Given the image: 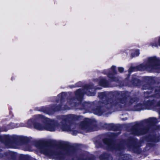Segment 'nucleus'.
Returning <instances> with one entry per match:
<instances>
[{"mask_svg": "<svg viewBox=\"0 0 160 160\" xmlns=\"http://www.w3.org/2000/svg\"><path fill=\"white\" fill-rule=\"evenodd\" d=\"M157 122V120L154 118L145 120L142 123L136 124L132 127V133L138 136L145 134L148 131L150 127L154 126Z\"/></svg>", "mask_w": 160, "mask_h": 160, "instance_id": "3", "label": "nucleus"}, {"mask_svg": "<svg viewBox=\"0 0 160 160\" xmlns=\"http://www.w3.org/2000/svg\"><path fill=\"white\" fill-rule=\"evenodd\" d=\"M108 77L112 79V81H114L117 83L116 85L119 86L121 85L120 78H118L112 77L111 74H109Z\"/></svg>", "mask_w": 160, "mask_h": 160, "instance_id": "11", "label": "nucleus"}, {"mask_svg": "<svg viewBox=\"0 0 160 160\" xmlns=\"http://www.w3.org/2000/svg\"><path fill=\"white\" fill-rule=\"evenodd\" d=\"M148 60H159V58L156 56L148 57Z\"/></svg>", "mask_w": 160, "mask_h": 160, "instance_id": "18", "label": "nucleus"}, {"mask_svg": "<svg viewBox=\"0 0 160 160\" xmlns=\"http://www.w3.org/2000/svg\"><path fill=\"white\" fill-rule=\"evenodd\" d=\"M98 97L100 98H102L103 99H104V98L105 97V93L102 92L99 93L98 94Z\"/></svg>", "mask_w": 160, "mask_h": 160, "instance_id": "19", "label": "nucleus"}, {"mask_svg": "<svg viewBox=\"0 0 160 160\" xmlns=\"http://www.w3.org/2000/svg\"><path fill=\"white\" fill-rule=\"evenodd\" d=\"M125 93V92L123 91L122 92V93H123V94H124V93Z\"/></svg>", "mask_w": 160, "mask_h": 160, "instance_id": "26", "label": "nucleus"}, {"mask_svg": "<svg viewBox=\"0 0 160 160\" xmlns=\"http://www.w3.org/2000/svg\"><path fill=\"white\" fill-rule=\"evenodd\" d=\"M62 100H61L62 103Z\"/></svg>", "mask_w": 160, "mask_h": 160, "instance_id": "27", "label": "nucleus"}, {"mask_svg": "<svg viewBox=\"0 0 160 160\" xmlns=\"http://www.w3.org/2000/svg\"><path fill=\"white\" fill-rule=\"evenodd\" d=\"M92 89H94L93 87V86L92 85H86L85 86L84 90H83L81 89H79L76 91L75 94L77 99L79 100H80L82 98L83 94L84 92L88 96H93L95 95V93L94 92H91L90 91Z\"/></svg>", "mask_w": 160, "mask_h": 160, "instance_id": "7", "label": "nucleus"}, {"mask_svg": "<svg viewBox=\"0 0 160 160\" xmlns=\"http://www.w3.org/2000/svg\"><path fill=\"white\" fill-rule=\"evenodd\" d=\"M149 85L148 84H146L145 85H144L143 86V89H149V88L148 87V86Z\"/></svg>", "mask_w": 160, "mask_h": 160, "instance_id": "21", "label": "nucleus"}, {"mask_svg": "<svg viewBox=\"0 0 160 160\" xmlns=\"http://www.w3.org/2000/svg\"><path fill=\"white\" fill-rule=\"evenodd\" d=\"M66 105H65L64 108H61V106L57 107L56 108H53L54 111H56L58 110H60L64 109H69L70 108L68 107H67Z\"/></svg>", "mask_w": 160, "mask_h": 160, "instance_id": "16", "label": "nucleus"}, {"mask_svg": "<svg viewBox=\"0 0 160 160\" xmlns=\"http://www.w3.org/2000/svg\"><path fill=\"white\" fill-rule=\"evenodd\" d=\"M131 56L132 58L138 56L139 54V50L138 49H132L130 50Z\"/></svg>", "mask_w": 160, "mask_h": 160, "instance_id": "12", "label": "nucleus"}, {"mask_svg": "<svg viewBox=\"0 0 160 160\" xmlns=\"http://www.w3.org/2000/svg\"><path fill=\"white\" fill-rule=\"evenodd\" d=\"M118 70L120 72H123L124 69L122 67H119L118 68Z\"/></svg>", "mask_w": 160, "mask_h": 160, "instance_id": "20", "label": "nucleus"}, {"mask_svg": "<svg viewBox=\"0 0 160 160\" xmlns=\"http://www.w3.org/2000/svg\"><path fill=\"white\" fill-rule=\"evenodd\" d=\"M97 110L98 111V112H97V111H96V114L98 115H101L102 114V112L101 111H99L98 110Z\"/></svg>", "mask_w": 160, "mask_h": 160, "instance_id": "22", "label": "nucleus"}, {"mask_svg": "<svg viewBox=\"0 0 160 160\" xmlns=\"http://www.w3.org/2000/svg\"><path fill=\"white\" fill-rule=\"evenodd\" d=\"M158 106H160V101L158 103Z\"/></svg>", "mask_w": 160, "mask_h": 160, "instance_id": "24", "label": "nucleus"}, {"mask_svg": "<svg viewBox=\"0 0 160 160\" xmlns=\"http://www.w3.org/2000/svg\"><path fill=\"white\" fill-rule=\"evenodd\" d=\"M49 145V143L47 142L39 141L37 143L36 146L44 154L52 156L59 160H63L65 158L66 154L69 153V150L72 148L67 142H60V146L62 149L60 152H58L50 149Z\"/></svg>", "mask_w": 160, "mask_h": 160, "instance_id": "1", "label": "nucleus"}, {"mask_svg": "<svg viewBox=\"0 0 160 160\" xmlns=\"http://www.w3.org/2000/svg\"><path fill=\"white\" fill-rule=\"evenodd\" d=\"M115 67L114 66H112L111 68V69H112V71H113V72L115 73H116V72L114 70V69H115Z\"/></svg>", "mask_w": 160, "mask_h": 160, "instance_id": "23", "label": "nucleus"}, {"mask_svg": "<svg viewBox=\"0 0 160 160\" xmlns=\"http://www.w3.org/2000/svg\"><path fill=\"white\" fill-rule=\"evenodd\" d=\"M103 141L108 149L112 150H114L120 151L127 147L130 150L137 152L139 148L138 147L136 146V140L132 138H130L127 141H122L119 144H115L112 141L107 138L103 139Z\"/></svg>", "mask_w": 160, "mask_h": 160, "instance_id": "2", "label": "nucleus"}, {"mask_svg": "<svg viewBox=\"0 0 160 160\" xmlns=\"http://www.w3.org/2000/svg\"><path fill=\"white\" fill-rule=\"evenodd\" d=\"M159 61H149L147 65L146 68L148 70L152 69H159L160 68V65L159 64Z\"/></svg>", "mask_w": 160, "mask_h": 160, "instance_id": "8", "label": "nucleus"}, {"mask_svg": "<svg viewBox=\"0 0 160 160\" xmlns=\"http://www.w3.org/2000/svg\"><path fill=\"white\" fill-rule=\"evenodd\" d=\"M39 116L43 118L45 122L42 124L38 123H35L34 125L35 128L39 130L46 129L51 131H54L55 130V126L53 122L50 121L48 118H44L41 115Z\"/></svg>", "mask_w": 160, "mask_h": 160, "instance_id": "4", "label": "nucleus"}, {"mask_svg": "<svg viewBox=\"0 0 160 160\" xmlns=\"http://www.w3.org/2000/svg\"><path fill=\"white\" fill-rule=\"evenodd\" d=\"M158 109H159V110L158 111V112H159V113H160V108H158Z\"/></svg>", "mask_w": 160, "mask_h": 160, "instance_id": "25", "label": "nucleus"}, {"mask_svg": "<svg viewBox=\"0 0 160 160\" xmlns=\"http://www.w3.org/2000/svg\"><path fill=\"white\" fill-rule=\"evenodd\" d=\"M79 127L82 130L86 132H92L98 129L96 125L90 123V120L88 119H86L81 122Z\"/></svg>", "mask_w": 160, "mask_h": 160, "instance_id": "6", "label": "nucleus"}, {"mask_svg": "<svg viewBox=\"0 0 160 160\" xmlns=\"http://www.w3.org/2000/svg\"><path fill=\"white\" fill-rule=\"evenodd\" d=\"M100 160H112V158L110 155H108L106 153L101 155L99 157Z\"/></svg>", "mask_w": 160, "mask_h": 160, "instance_id": "10", "label": "nucleus"}, {"mask_svg": "<svg viewBox=\"0 0 160 160\" xmlns=\"http://www.w3.org/2000/svg\"><path fill=\"white\" fill-rule=\"evenodd\" d=\"M151 45L152 46L155 47H158V46H160V37L158 38V43H157L156 41H155L154 42L151 43Z\"/></svg>", "mask_w": 160, "mask_h": 160, "instance_id": "15", "label": "nucleus"}, {"mask_svg": "<svg viewBox=\"0 0 160 160\" xmlns=\"http://www.w3.org/2000/svg\"><path fill=\"white\" fill-rule=\"evenodd\" d=\"M74 119V116L73 115H69L66 116L64 118V120L59 126L60 128L62 131H70L74 129V125L71 124L70 122Z\"/></svg>", "mask_w": 160, "mask_h": 160, "instance_id": "5", "label": "nucleus"}, {"mask_svg": "<svg viewBox=\"0 0 160 160\" xmlns=\"http://www.w3.org/2000/svg\"><path fill=\"white\" fill-rule=\"evenodd\" d=\"M100 85L104 87H109L108 82L106 80L104 79H101L99 82Z\"/></svg>", "mask_w": 160, "mask_h": 160, "instance_id": "13", "label": "nucleus"}, {"mask_svg": "<svg viewBox=\"0 0 160 160\" xmlns=\"http://www.w3.org/2000/svg\"><path fill=\"white\" fill-rule=\"evenodd\" d=\"M120 158L122 159V160H131V156L128 155H120Z\"/></svg>", "mask_w": 160, "mask_h": 160, "instance_id": "14", "label": "nucleus"}, {"mask_svg": "<svg viewBox=\"0 0 160 160\" xmlns=\"http://www.w3.org/2000/svg\"><path fill=\"white\" fill-rule=\"evenodd\" d=\"M102 106H105L107 108L111 107L112 106L115 105L117 104V101L113 100L111 99H106L102 100L101 102Z\"/></svg>", "mask_w": 160, "mask_h": 160, "instance_id": "9", "label": "nucleus"}, {"mask_svg": "<svg viewBox=\"0 0 160 160\" xmlns=\"http://www.w3.org/2000/svg\"><path fill=\"white\" fill-rule=\"evenodd\" d=\"M96 89H99L100 88H97Z\"/></svg>", "mask_w": 160, "mask_h": 160, "instance_id": "28", "label": "nucleus"}, {"mask_svg": "<svg viewBox=\"0 0 160 160\" xmlns=\"http://www.w3.org/2000/svg\"><path fill=\"white\" fill-rule=\"evenodd\" d=\"M73 99H68V101L67 102V104L68 105H71V106H76V104L74 102H72L73 101Z\"/></svg>", "mask_w": 160, "mask_h": 160, "instance_id": "17", "label": "nucleus"}]
</instances>
